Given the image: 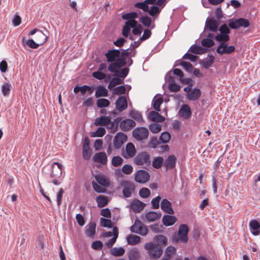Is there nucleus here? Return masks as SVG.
Returning <instances> with one entry per match:
<instances>
[{"label": "nucleus", "mask_w": 260, "mask_h": 260, "mask_svg": "<svg viewBox=\"0 0 260 260\" xmlns=\"http://www.w3.org/2000/svg\"><path fill=\"white\" fill-rule=\"evenodd\" d=\"M107 61L110 62L108 67L109 72L113 73L114 76L121 77L124 79L128 74L129 69L124 67L127 64L120 56V49H110L105 54Z\"/></svg>", "instance_id": "f257e3e1"}, {"label": "nucleus", "mask_w": 260, "mask_h": 260, "mask_svg": "<svg viewBox=\"0 0 260 260\" xmlns=\"http://www.w3.org/2000/svg\"><path fill=\"white\" fill-rule=\"evenodd\" d=\"M63 166L58 162H53L51 166H46L42 169V172L49 175L51 178H59L62 174Z\"/></svg>", "instance_id": "f03ea898"}, {"label": "nucleus", "mask_w": 260, "mask_h": 260, "mask_svg": "<svg viewBox=\"0 0 260 260\" xmlns=\"http://www.w3.org/2000/svg\"><path fill=\"white\" fill-rule=\"evenodd\" d=\"M189 230L188 226L186 224H180L177 234L173 238V242L176 243L179 242L183 243H187L188 241V233Z\"/></svg>", "instance_id": "7ed1b4c3"}, {"label": "nucleus", "mask_w": 260, "mask_h": 260, "mask_svg": "<svg viewBox=\"0 0 260 260\" xmlns=\"http://www.w3.org/2000/svg\"><path fill=\"white\" fill-rule=\"evenodd\" d=\"M144 248L148 251L150 256L154 259L159 258L163 252V249L159 245H156L152 242L146 243Z\"/></svg>", "instance_id": "20e7f679"}, {"label": "nucleus", "mask_w": 260, "mask_h": 260, "mask_svg": "<svg viewBox=\"0 0 260 260\" xmlns=\"http://www.w3.org/2000/svg\"><path fill=\"white\" fill-rule=\"evenodd\" d=\"M37 36L41 38V40H37L38 43H36L33 39H30L26 41H24L23 40L22 41L23 45L24 46L27 45L31 49H37L40 46L43 45L47 40V36L42 31H40L39 33L37 34Z\"/></svg>", "instance_id": "39448f33"}, {"label": "nucleus", "mask_w": 260, "mask_h": 260, "mask_svg": "<svg viewBox=\"0 0 260 260\" xmlns=\"http://www.w3.org/2000/svg\"><path fill=\"white\" fill-rule=\"evenodd\" d=\"M218 31H219V33L217 32L215 37V40L216 41H229L230 40L229 34L231 31L225 23L222 24L219 28L218 27Z\"/></svg>", "instance_id": "423d86ee"}, {"label": "nucleus", "mask_w": 260, "mask_h": 260, "mask_svg": "<svg viewBox=\"0 0 260 260\" xmlns=\"http://www.w3.org/2000/svg\"><path fill=\"white\" fill-rule=\"evenodd\" d=\"M132 135L137 141H142L148 137L149 131L145 127H138L133 130Z\"/></svg>", "instance_id": "0eeeda50"}, {"label": "nucleus", "mask_w": 260, "mask_h": 260, "mask_svg": "<svg viewBox=\"0 0 260 260\" xmlns=\"http://www.w3.org/2000/svg\"><path fill=\"white\" fill-rule=\"evenodd\" d=\"M218 42L220 44L216 50L218 54H230L235 51V47L233 45L229 46L227 43L228 41H221Z\"/></svg>", "instance_id": "6e6552de"}, {"label": "nucleus", "mask_w": 260, "mask_h": 260, "mask_svg": "<svg viewBox=\"0 0 260 260\" xmlns=\"http://www.w3.org/2000/svg\"><path fill=\"white\" fill-rule=\"evenodd\" d=\"M134 160L135 164L138 166H142L144 164L149 166L151 164L150 156L146 151L139 153L135 157Z\"/></svg>", "instance_id": "1a4fd4ad"}, {"label": "nucleus", "mask_w": 260, "mask_h": 260, "mask_svg": "<svg viewBox=\"0 0 260 260\" xmlns=\"http://www.w3.org/2000/svg\"><path fill=\"white\" fill-rule=\"evenodd\" d=\"M120 185L122 186V193L125 198L131 197L132 193L135 190V184L128 180H123L121 181Z\"/></svg>", "instance_id": "9d476101"}, {"label": "nucleus", "mask_w": 260, "mask_h": 260, "mask_svg": "<svg viewBox=\"0 0 260 260\" xmlns=\"http://www.w3.org/2000/svg\"><path fill=\"white\" fill-rule=\"evenodd\" d=\"M219 25V21L213 17H208L205 22L204 30H209L212 32H217Z\"/></svg>", "instance_id": "9b49d317"}, {"label": "nucleus", "mask_w": 260, "mask_h": 260, "mask_svg": "<svg viewBox=\"0 0 260 260\" xmlns=\"http://www.w3.org/2000/svg\"><path fill=\"white\" fill-rule=\"evenodd\" d=\"M150 179L149 174L143 170H139L135 174V180L139 183H144Z\"/></svg>", "instance_id": "f8f14e48"}, {"label": "nucleus", "mask_w": 260, "mask_h": 260, "mask_svg": "<svg viewBox=\"0 0 260 260\" xmlns=\"http://www.w3.org/2000/svg\"><path fill=\"white\" fill-rule=\"evenodd\" d=\"M127 140V137L126 135L121 132L117 133L114 138V147L117 149L120 148L123 144Z\"/></svg>", "instance_id": "ddd939ff"}, {"label": "nucleus", "mask_w": 260, "mask_h": 260, "mask_svg": "<svg viewBox=\"0 0 260 260\" xmlns=\"http://www.w3.org/2000/svg\"><path fill=\"white\" fill-rule=\"evenodd\" d=\"M136 122L132 119H126L121 121L119 127L123 132H127L136 126Z\"/></svg>", "instance_id": "4468645a"}, {"label": "nucleus", "mask_w": 260, "mask_h": 260, "mask_svg": "<svg viewBox=\"0 0 260 260\" xmlns=\"http://www.w3.org/2000/svg\"><path fill=\"white\" fill-rule=\"evenodd\" d=\"M138 17V13L136 12H132L129 13H125L122 15V18L123 20H127L125 22L126 25L127 24H136L138 22L135 20V19Z\"/></svg>", "instance_id": "2eb2a0df"}, {"label": "nucleus", "mask_w": 260, "mask_h": 260, "mask_svg": "<svg viewBox=\"0 0 260 260\" xmlns=\"http://www.w3.org/2000/svg\"><path fill=\"white\" fill-rule=\"evenodd\" d=\"M115 106L116 108L119 112L125 110L127 107V101L126 97L124 95L119 96L116 101Z\"/></svg>", "instance_id": "dca6fc26"}, {"label": "nucleus", "mask_w": 260, "mask_h": 260, "mask_svg": "<svg viewBox=\"0 0 260 260\" xmlns=\"http://www.w3.org/2000/svg\"><path fill=\"white\" fill-rule=\"evenodd\" d=\"M160 208L162 211L168 214L172 215L174 213L171 203L166 199H164L161 201Z\"/></svg>", "instance_id": "f3484780"}, {"label": "nucleus", "mask_w": 260, "mask_h": 260, "mask_svg": "<svg viewBox=\"0 0 260 260\" xmlns=\"http://www.w3.org/2000/svg\"><path fill=\"white\" fill-rule=\"evenodd\" d=\"M179 114L184 119H188L191 115V110L190 107L187 104L183 105L179 110Z\"/></svg>", "instance_id": "a211bd4d"}, {"label": "nucleus", "mask_w": 260, "mask_h": 260, "mask_svg": "<svg viewBox=\"0 0 260 260\" xmlns=\"http://www.w3.org/2000/svg\"><path fill=\"white\" fill-rule=\"evenodd\" d=\"M146 204L139 200H134L131 203L130 207L135 213L140 212L145 207Z\"/></svg>", "instance_id": "6ab92c4d"}, {"label": "nucleus", "mask_w": 260, "mask_h": 260, "mask_svg": "<svg viewBox=\"0 0 260 260\" xmlns=\"http://www.w3.org/2000/svg\"><path fill=\"white\" fill-rule=\"evenodd\" d=\"M177 158L174 155H169L164 161V166L168 169H173L176 166Z\"/></svg>", "instance_id": "aec40b11"}, {"label": "nucleus", "mask_w": 260, "mask_h": 260, "mask_svg": "<svg viewBox=\"0 0 260 260\" xmlns=\"http://www.w3.org/2000/svg\"><path fill=\"white\" fill-rule=\"evenodd\" d=\"M158 111H152L149 113L148 118L153 122H162L165 120V118L161 116Z\"/></svg>", "instance_id": "412c9836"}, {"label": "nucleus", "mask_w": 260, "mask_h": 260, "mask_svg": "<svg viewBox=\"0 0 260 260\" xmlns=\"http://www.w3.org/2000/svg\"><path fill=\"white\" fill-rule=\"evenodd\" d=\"M93 160L105 165L107 162V156L104 152H100L95 153L93 157Z\"/></svg>", "instance_id": "4be33fe9"}, {"label": "nucleus", "mask_w": 260, "mask_h": 260, "mask_svg": "<svg viewBox=\"0 0 260 260\" xmlns=\"http://www.w3.org/2000/svg\"><path fill=\"white\" fill-rule=\"evenodd\" d=\"M136 8L142 10L144 12H147L149 15L152 17L158 15L161 11V9L157 6H152L150 8L148 6L147 9L142 8V7H136Z\"/></svg>", "instance_id": "5701e85b"}, {"label": "nucleus", "mask_w": 260, "mask_h": 260, "mask_svg": "<svg viewBox=\"0 0 260 260\" xmlns=\"http://www.w3.org/2000/svg\"><path fill=\"white\" fill-rule=\"evenodd\" d=\"M201 90L198 87H195L189 93L186 95L187 99L189 101H196L198 100L201 95Z\"/></svg>", "instance_id": "b1692460"}, {"label": "nucleus", "mask_w": 260, "mask_h": 260, "mask_svg": "<svg viewBox=\"0 0 260 260\" xmlns=\"http://www.w3.org/2000/svg\"><path fill=\"white\" fill-rule=\"evenodd\" d=\"M125 150L126 152V155H123L125 158L133 157L136 153V149L134 144L133 143L129 142L125 146Z\"/></svg>", "instance_id": "393cba45"}, {"label": "nucleus", "mask_w": 260, "mask_h": 260, "mask_svg": "<svg viewBox=\"0 0 260 260\" xmlns=\"http://www.w3.org/2000/svg\"><path fill=\"white\" fill-rule=\"evenodd\" d=\"M249 228L251 233L255 236L260 234V223L256 220H252L249 223Z\"/></svg>", "instance_id": "a878e982"}, {"label": "nucleus", "mask_w": 260, "mask_h": 260, "mask_svg": "<svg viewBox=\"0 0 260 260\" xmlns=\"http://www.w3.org/2000/svg\"><path fill=\"white\" fill-rule=\"evenodd\" d=\"M191 53L195 54H202L208 51V49L201 46L193 44L188 50Z\"/></svg>", "instance_id": "bb28decb"}, {"label": "nucleus", "mask_w": 260, "mask_h": 260, "mask_svg": "<svg viewBox=\"0 0 260 260\" xmlns=\"http://www.w3.org/2000/svg\"><path fill=\"white\" fill-rule=\"evenodd\" d=\"M177 220L175 216L168 214L164 215L162 218V223L166 226L173 225Z\"/></svg>", "instance_id": "cd10ccee"}, {"label": "nucleus", "mask_w": 260, "mask_h": 260, "mask_svg": "<svg viewBox=\"0 0 260 260\" xmlns=\"http://www.w3.org/2000/svg\"><path fill=\"white\" fill-rule=\"evenodd\" d=\"M110 116H101L95 119L94 124L96 126H107L110 122Z\"/></svg>", "instance_id": "c85d7f7f"}, {"label": "nucleus", "mask_w": 260, "mask_h": 260, "mask_svg": "<svg viewBox=\"0 0 260 260\" xmlns=\"http://www.w3.org/2000/svg\"><path fill=\"white\" fill-rule=\"evenodd\" d=\"M209 59L206 60H200L199 63L203 66L204 69H209L214 63L215 57L212 54H209L208 55Z\"/></svg>", "instance_id": "c756f323"}, {"label": "nucleus", "mask_w": 260, "mask_h": 260, "mask_svg": "<svg viewBox=\"0 0 260 260\" xmlns=\"http://www.w3.org/2000/svg\"><path fill=\"white\" fill-rule=\"evenodd\" d=\"M96 202L99 208H103L107 206L109 202V197L104 195L98 196L96 198Z\"/></svg>", "instance_id": "7c9ffc66"}, {"label": "nucleus", "mask_w": 260, "mask_h": 260, "mask_svg": "<svg viewBox=\"0 0 260 260\" xmlns=\"http://www.w3.org/2000/svg\"><path fill=\"white\" fill-rule=\"evenodd\" d=\"M154 241L156 242V245H159L160 246H166L168 244V238L163 235H158L153 238Z\"/></svg>", "instance_id": "2f4dec72"}, {"label": "nucleus", "mask_w": 260, "mask_h": 260, "mask_svg": "<svg viewBox=\"0 0 260 260\" xmlns=\"http://www.w3.org/2000/svg\"><path fill=\"white\" fill-rule=\"evenodd\" d=\"M108 90L103 85H99L96 87L94 95L95 98L106 97L108 96Z\"/></svg>", "instance_id": "473e14b6"}, {"label": "nucleus", "mask_w": 260, "mask_h": 260, "mask_svg": "<svg viewBox=\"0 0 260 260\" xmlns=\"http://www.w3.org/2000/svg\"><path fill=\"white\" fill-rule=\"evenodd\" d=\"M129 116L138 122H142L144 121L142 114L138 111L133 109L129 112Z\"/></svg>", "instance_id": "72a5a7b5"}, {"label": "nucleus", "mask_w": 260, "mask_h": 260, "mask_svg": "<svg viewBox=\"0 0 260 260\" xmlns=\"http://www.w3.org/2000/svg\"><path fill=\"white\" fill-rule=\"evenodd\" d=\"M161 216V214L160 213L155 211H150L145 215L146 218L150 222L154 221L159 219Z\"/></svg>", "instance_id": "f704fd0d"}, {"label": "nucleus", "mask_w": 260, "mask_h": 260, "mask_svg": "<svg viewBox=\"0 0 260 260\" xmlns=\"http://www.w3.org/2000/svg\"><path fill=\"white\" fill-rule=\"evenodd\" d=\"M96 224L94 222H91L86 227L85 233L89 237H93L95 234Z\"/></svg>", "instance_id": "c9c22d12"}, {"label": "nucleus", "mask_w": 260, "mask_h": 260, "mask_svg": "<svg viewBox=\"0 0 260 260\" xmlns=\"http://www.w3.org/2000/svg\"><path fill=\"white\" fill-rule=\"evenodd\" d=\"M126 240L128 244L135 245L140 242L141 237L137 235L130 234L127 236Z\"/></svg>", "instance_id": "e433bc0d"}, {"label": "nucleus", "mask_w": 260, "mask_h": 260, "mask_svg": "<svg viewBox=\"0 0 260 260\" xmlns=\"http://www.w3.org/2000/svg\"><path fill=\"white\" fill-rule=\"evenodd\" d=\"M176 253V248L173 246H169L166 249L165 256L163 258L170 260L172 258L173 255H174Z\"/></svg>", "instance_id": "4c0bfd02"}, {"label": "nucleus", "mask_w": 260, "mask_h": 260, "mask_svg": "<svg viewBox=\"0 0 260 260\" xmlns=\"http://www.w3.org/2000/svg\"><path fill=\"white\" fill-rule=\"evenodd\" d=\"M122 78L114 76L110 81L108 85V88L110 89H112L116 85L122 84L123 80Z\"/></svg>", "instance_id": "58836bf2"}, {"label": "nucleus", "mask_w": 260, "mask_h": 260, "mask_svg": "<svg viewBox=\"0 0 260 260\" xmlns=\"http://www.w3.org/2000/svg\"><path fill=\"white\" fill-rule=\"evenodd\" d=\"M163 102V99L162 97L156 98L154 96L152 101V106L153 108L156 111H160V106Z\"/></svg>", "instance_id": "ea45409f"}, {"label": "nucleus", "mask_w": 260, "mask_h": 260, "mask_svg": "<svg viewBox=\"0 0 260 260\" xmlns=\"http://www.w3.org/2000/svg\"><path fill=\"white\" fill-rule=\"evenodd\" d=\"M129 27L133 28L132 32L134 35L140 36L143 31L142 26L137 22L136 24H132Z\"/></svg>", "instance_id": "a19ab883"}, {"label": "nucleus", "mask_w": 260, "mask_h": 260, "mask_svg": "<svg viewBox=\"0 0 260 260\" xmlns=\"http://www.w3.org/2000/svg\"><path fill=\"white\" fill-rule=\"evenodd\" d=\"M95 179L96 182L103 186L108 187L110 184L109 180L103 175H96Z\"/></svg>", "instance_id": "79ce46f5"}, {"label": "nucleus", "mask_w": 260, "mask_h": 260, "mask_svg": "<svg viewBox=\"0 0 260 260\" xmlns=\"http://www.w3.org/2000/svg\"><path fill=\"white\" fill-rule=\"evenodd\" d=\"M129 260H138L140 258L139 251L137 248H132L129 252Z\"/></svg>", "instance_id": "37998d69"}, {"label": "nucleus", "mask_w": 260, "mask_h": 260, "mask_svg": "<svg viewBox=\"0 0 260 260\" xmlns=\"http://www.w3.org/2000/svg\"><path fill=\"white\" fill-rule=\"evenodd\" d=\"M155 0H145L143 2H138L134 4V7H142L147 9L148 5H154Z\"/></svg>", "instance_id": "c03bdc74"}, {"label": "nucleus", "mask_w": 260, "mask_h": 260, "mask_svg": "<svg viewBox=\"0 0 260 260\" xmlns=\"http://www.w3.org/2000/svg\"><path fill=\"white\" fill-rule=\"evenodd\" d=\"M164 158L161 156H157L154 158L152 165L155 169H159L164 165Z\"/></svg>", "instance_id": "a18cd8bd"}, {"label": "nucleus", "mask_w": 260, "mask_h": 260, "mask_svg": "<svg viewBox=\"0 0 260 260\" xmlns=\"http://www.w3.org/2000/svg\"><path fill=\"white\" fill-rule=\"evenodd\" d=\"M110 104V101L106 99L100 98L96 101V106L99 108H107Z\"/></svg>", "instance_id": "49530a36"}, {"label": "nucleus", "mask_w": 260, "mask_h": 260, "mask_svg": "<svg viewBox=\"0 0 260 260\" xmlns=\"http://www.w3.org/2000/svg\"><path fill=\"white\" fill-rule=\"evenodd\" d=\"M101 225L104 228H107L111 229L113 228L114 223L111 220L107 218L101 217L100 218Z\"/></svg>", "instance_id": "de8ad7c7"}, {"label": "nucleus", "mask_w": 260, "mask_h": 260, "mask_svg": "<svg viewBox=\"0 0 260 260\" xmlns=\"http://www.w3.org/2000/svg\"><path fill=\"white\" fill-rule=\"evenodd\" d=\"M125 249L122 247H114L111 250V254L115 256H121L124 254Z\"/></svg>", "instance_id": "09e8293b"}, {"label": "nucleus", "mask_w": 260, "mask_h": 260, "mask_svg": "<svg viewBox=\"0 0 260 260\" xmlns=\"http://www.w3.org/2000/svg\"><path fill=\"white\" fill-rule=\"evenodd\" d=\"M139 21L141 22L144 26L149 27L151 26L152 20L150 17L147 15H145L140 18Z\"/></svg>", "instance_id": "8fccbe9b"}, {"label": "nucleus", "mask_w": 260, "mask_h": 260, "mask_svg": "<svg viewBox=\"0 0 260 260\" xmlns=\"http://www.w3.org/2000/svg\"><path fill=\"white\" fill-rule=\"evenodd\" d=\"M171 139V135L168 132L162 133L159 138L160 143L165 144L168 143Z\"/></svg>", "instance_id": "3c124183"}, {"label": "nucleus", "mask_w": 260, "mask_h": 260, "mask_svg": "<svg viewBox=\"0 0 260 260\" xmlns=\"http://www.w3.org/2000/svg\"><path fill=\"white\" fill-rule=\"evenodd\" d=\"M201 44L204 48H210L213 46L215 43L213 40L206 38L202 39Z\"/></svg>", "instance_id": "603ef678"}, {"label": "nucleus", "mask_w": 260, "mask_h": 260, "mask_svg": "<svg viewBox=\"0 0 260 260\" xmlns=\"http://www.w3.org/2000/svg\"><path fill=\"white\" fill-rule=\"evenodd\" d=\"M123 159L119 156H114L112 157L111 164L115 167L120 166L122 164Z\"/></svg>", "instance_id": "864d4df0"}, {"label": "nucleus", "mask_w": 260, "mask_h": 260, "mask_svg": "<svg viewBox=\"0 0 260 260\" xmlns=\"http://www.w3.org/2000/svg\"><path fill=\"white\" fill-rule=\"evenodd\" d=\"M180 65L181 66L183 69L188 72L191 73L193 69V66L189 62L180 61Z\"/></svg>", "instance_id": "5fc2aeb1"}, {"label": "nucleus", "mask_w": 260, "mask_h": 260, "mask_svg": "<svg viewBox=\"0 0 260 260\" xmlns=\"http://www.w3.org/2000/svg\"><path fill=\"white\" fill-rule=\"evenodd\" d=\"M106 133V130L104 127H99L97 128L96 131L93 132L91 137H102Z\"/></svg>", "instance_id": "6e6d98bb"}, {"label": "nucleus", "mask_w": 260, "mask_h": 260, "mask_svg": "<svg viewBox=\"0 0 260 260\" xmlns=\"http://www.w3.org/2000/svg\"><path fill=\"white\" fill-rule=\"evenodd\" d=\"M160 143L159 140H157V137H152L150 138V141L148 143L147 146L152 148H156L157 145Z\"/></svg>", "instance_id": "4d7b16f0"}, {"label": "nucleus", "mask_w": 260, "mask_h": 260, "mask_svg": "<svg viewBox=\"0 0 260 260\" xmlns=\"http://www.w3.org/2000/svg\"><path fill=\"white\" fill-rule=\"evenodd\" d=\"M149 128L152 133L156 134L159 133L161 130V126L158 123H154L149 125Z\"/></svg>", "instance_id": "13d9d810"}, {"label": "nucleus", "mask_w": 260, "mask_h": 260, "mask_svg": "<svg viewBox=\"0 0 260 260\" xmlns=\"http://www.w3.org/2000/svg\"><path fill=\"white\" fill-rule=\"evenodd\" d=\"M139 196L142 198H147L150 196V190L146 187H143L139 190Z\"/></svg>", "instance_id": "bf43d9fd"}, {"label": "nucleus", "mask_w": 260, "mask_h": 260, "mask_svg": "<svg viewBox=\"0 0 260 260\" xmlns=\"http://www.w3.org/2000/svg\"><path fill=\"white\" fill-rule=\"evenodd\" d=\"M148 233L147 227L144 225L142 222V224H139L137 234L142 236H145Z\"/></svg>", "instance_id": "052dcab7"}, {"label": "nucleus", "mask_w": 260, "mask_h": 260, "mask_svg": "<svg viewBox=\"0 0 260 260\" xmlns=\"http://www.w3.org/2000/svg\"><path fill=\"white\" fill-rule=\"evenodd\" d=\"M239 27H243L244 28H247L250 25V22L248 20L244 18H238Z\"/></svg>", "instance_id": "680f3d73"}, {"label": "nucleus", "mask_w": 260, "mask_h": 260, "mask_svg": "<svg viewBox=\"0 0 260 260\" xmlns=\"http://www.w3.org/2000/svg\"><path fill=\"white\" fill-rule=\"evenodd\" d=\"M161 200V197L159 196L153 199L151 202L152 204V208L153 209H157L159 207V202Z\"/></svg>", "instance_id": "e2e57ef3"}, {"label": "nucleus", "mask_w": 260, "mask_h": 260, "mask_svg": "<svg viewBox=\"0 0 260 260\" xmlns=\"http://www.w3.org/2000/svg\"><path fill=\"white\" fill-rule=\"evenodd\" d=\"M126 89L124 85H120L113 89V92L115 94L121 95L125 93Z\"/></svg>", "instance_id": "0e129e2a"}, {"label": "nucleus", "mask_w": 260, "mask_h": 260, "mask_svg": "<svg viewBox=\"0 0 260 260\" xmlns=\"http://www.w3.org/2000/svg\"><path fill=\"white\" fill-rule=\"evenodd\" d=\"M92 76L95 79L102 80L106 78V75L104 73H102V72L98 70L92 73Z\"/></svg>", "instance_id": "69168bd1"}, {"label": "nucleus", "mask_w": 260, "mask_h": 260, "mask_svg": "<svg viewBox=\"0 0 260 260\" xmlns=\"http://www.w3.org/2000/svg\"><path fill=\"white\" fill-rule=\"evenodd\" d=\"M152 34L151 31L149 29H145L144 30V34L141 37L139 38V41H144L149 39Z\"/></svg>", "instance_id": "338daca9"}, {"label": "nucleus", "mask_w": 260, "mask_h": 260, "mask_svg": "<svg viewBox=\"0 0 260 260\" xmlns=\"http://www.w3.org/2000/svg\"><path fill=\"white\" fill-rule=\"evenodd\" d=\"M133 171V167L128 164L124 165L122 168V172L126 175L131 174Z\"/></svg>", "instance_id": "774afa93"}]
</instances>
